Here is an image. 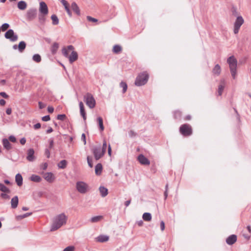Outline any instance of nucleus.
<instances>
[{"label": "nucleus", "mask_w": 251, "mask_h": 251, "mask_svg": "<svg viewBox=\"0 0 251 251\" xmlns=\"http://www.w3.org/2000/svg\"><path fill=\"white\" fill-rule=\"evenodd\" d=\"M67 220V216L64 213L55 216L52 220V223L50 229V231H55L65 225L66 224Z\"/></svg>", "instance_id": "1"}, {"label": "nucleus", "mask_w": 251, "mask_h": 251, "mask_svg": "<svg viewBox=\"0 0 251 251\" xmlns=\"http://www.w3.org/2000/svg\"><path fill=\"white\" fill-rule=\"evenodd\" d=\"M227 63L229 65L230 71L232 78L233 79H235L237 75V59L233 55H232L227 58Z\"/></svg>", "instance_id": "2"}, {"label": "nucleus", "mask_w": 251, "mask_h": 251, "mask_svg": "<svg viewBox=\"0 0 251 251\" xmlns=\"http://www.w3.org/2000/svg\"><path fill=\"white\" fill-rule=\"evenodd\" d=\"M148 79L149 75L146 72H143L137 76L135 84L137 86L144 85L147 82Z\"/></svg>", "instance_id": "3"}, {"label": "nucleus", "mask_w": 251, "mask_h": 251, "mask_svg": "<svg viewBox=\"0 0 251 251\" xmlns=\"http://www.w3.org/2000/svg\"><path fill=\"white\" fill-rule=\"evenodd\" d=\"M76 189L81 194H86L89 190V185L85 182L81 181H78L76 183Z\"/></svg>", "instance_id": "4"}, {"label": "nucleus", "mask_w": 251, "mask_h": 251, "mask_svg": "<svg viewBox=\"0 0 251 251\" xmlns=\"http://www.w3.org/2000/svg\"><path fill=\"white\" fill-rule=\"evenodd\" d=\"M244 20L241 16H238L234 23L233 26V32L235 34H237L239 31V29L244 24Z\"/></svg>", "instance_id": "5"}, {"label": "nucleus", "mask_w": 251, "mask_h": 251, "mask_svg": "<svg viewBox=\"0 0 251 251\" xmlns=\"http://www.w3.org/2000/svg\"><path fill=\"white\" fill-rule=\"evenodd\" d=\"M84 100L89 108H93L95 106L96 101L91 94L89 93L86 94L84 96Z\"/></svg>", "instance_id": "6"}, {"label": "nucleus", "mask_w": 251, "mask_h": 251, "mask_svg": "<svg viewBox=\"0 0 251 251\" xmlns=\"http://www.w3.org/2000/svg\"><path fill=\"white\" fill-rule=\"evenodd\" d=\"M179 131L183 135L185 136H189L192 133L191 127L188 124L182 125L180 127Z\"/></svg>", "instance_id": "7"}, {"label": "nucleus", "mask_w": 251, "mask_h": 251, "mask_svg": "<svg viewBox=\"0 0 251 251\" xmlns=\"http://www.w3.org/2000/svg\"><path fill=\"white\" fill-rule=\"evenodd\" d=\"M92 151L94 154L95 158L98 160L100 159L104 154L105 152L101 150L100 146L94 147Z\"/></svg>", "instance_id": "8"}, {"label": "nucleus", "mask_w": 251, "mask_h": 251, "mask_svg": "<svg viewBox=\"0 0 251 251\" xmlns=\"http://www.w3.org/2000/svg\"><path fill=\"white\" fill-rule=\"evenodd\" d=\"M5 37L12 42H15L18 39V36L15 34L12 29L8 30L5 33Z\"/></svg>", "instance_id": "9"}, {"label": "nucleus", "mask_w": 251, "mask_h": 251, "mask_svg": "<svg viewBox=\"0 0 251 251\" xmlns=\"http://www.w3.org/2000/svg\"><path fill=\"white\" fill-rule=\"evenodd\" d=\"M39 11L43 15H47L48 14V8L45 2H40Z\"/></svg>", "instance_id": "10"}, {"label": "nucleus", "mask_w": 251, "mask_h": 251, "mask_svg": "<svg viewBox=\"0 0 251 251\" xmlns=\"http://www.w3.org/2000/svg\"><path fill=\"white\" fill-rule=\"evenodd\" d=\"M44 178L48 182L51 183L55 180L54 175L50 172L46 173L44 174Z\"/></svg>", "instance_id": "11"}, {"label": "nucleus", "mask_w": 251, "mask_h": 251, "mask_svg": "<svg viewBox=\"0 0 251 251\" xmlns=\"http://www.w3.org/2000/svg\"><path fill=\"white\" fill-rule=\"evenodd\" d=\"M74 50V47L72 45H69L67 47H64L62 49V52L63 55L68 58L69 57V53L71 52L72 50Z\"/></svg>", "instance_id": "12"}, {"label": "nucleus", "mask_w": 251, "mask_h": 251, "mask_svg": "<svg viewBox=\"0 0 251 251\" xmlns=\"http://www.w3.org/2000/svg\"><path fill=\"white\" fill-rule=\"evenodd\" d=\"M138 160L142 165H149L150 161L143 154H140L138 157Z\"/></svg>", "instance_id": "13"}, {"label": "nucleus", "mask_w": 251, "mask_h": 251, "mask_svg": "<svg viewBox=\"0 0 251 251\" xmlns=\"http://www.w3.org/2000/svg\"><path fill=\"white\" fill-rule=\"evenodd\" d=\"M34 151L33 149L28 150L26 159L28 161L32 162L35 159V157L34 156Z\"/></svg>", "instance_id": "14"}, {"label": "nucleus", "mask_w": 251, "mask_h": 251, "mask_svg": "<svg viewBox=\"0 0 251 251\" xmlns=\"http://www.w3.org/2000/svg\"><path fill=\"white\" fill-rule=\"evenodd\" d=\"M36 10L34 9H31L27 12V18L29 20H32L36 16Z\"/></svg>", "instance_id": "15"}, {"label": "nucleus", "mask_w": 251, "mask_h": 251, "mask_svg": "<svg viewBox=\"0 0 251 251\" xmlns=\"http://www.w3.org/2000/svg\"><path fill=\"white\" fill-rule=\"evenodd\" d=\"M68 58H69L70 62L72 63L77 59V53L76 51H75L74 50H72L71 51V55H69V57Z\"/></svg>", "instance_id": "16"}, {"label": "nucleus", "mask_w": 251, "mask_h": 251, "mask_svg": "<svg viewBox=\"0 0 251 251\" xmlns=\"http://www.w3.org/2000/svg\"><path fill=\"white\" fill-rule=\"evenodd\" d=\"M225 85V80L224 79L221 80L218 90V93L219 96H221L222 94Z\"/></svg>", "instance_id": "17"}, {"label": "nucleus", "mask_w": 251, "mask_h": 251, "mask_svg": "<svg viewBox=\"0 0 251 251\" xmlns=\"http://www.w3.org/2000/svg\"><path fill=\"white\" fill-rule=\"evenodd\" d=\"M237 240V237L235 235L229 236L226 240V242L228 245L233 244Z\"/></svg>", "instance_id": "18"}, {"label": "nucleus", "mask_w": 251, "mask_h": 251, "mask_svg": "<svg viewBox=\"0 0 251 251\" xmlns=\"http://www.w3.org/2000/svg\"><path fill=\"white\" fill-rule=\"evenodd\" d=\"M2 145L4 149L9 150L12 148V145L10 143L8 139L4 138L2 141Z\"/></svg>", "instance_id": "19"}, {"label": "nucleus", "mask_w": 251, "mask_h": 251, "mask_svg": "<svg viewBox=\"0 0 251 251\" xmlns=\"http://www.w3.org/2000/svg\"><path fill=\"white\" fill-rule=\"evenodd\" d=\"M19 202L18 196L14 197L11 200V207L13 209L17 208Z\"/></svg>", "instance_id": "20"}, {"label": "nucleus", "mask_w": 251, "mask_h": 251, "mask_svg": "<svg viewBox=\"0 0 251 251\" xmlns=\"http://www.w3.org/2000/svg\"><path fill=\"white\" fill-rule=\"evenodd\" d=\"M99 191L101 196L103 198L106 197L108 194V189L104 186H100Z\"/></svg>", "instance_id": "21"}, {"label": "nucleus", "mask_w": 251, "mask_h": 251, "mask_svg": "<svg viewBox=\"0 0 251 251\" xmlns=\"http://www.w3.org/2000/svg\"><path fill=\"white\" fill-rule=\"evenodd\" d=\"M17 7L20 10H24L27 7V4L25 1L21 0L18 2Z\"/></svg>", "instance_id": "22"}, {"label": "nucleus", "mask_w": 251, "mask_h": 251, "mask_svg": "<svg viewBox=\"0 0 251 251\" xmlns=\"http://www.w3.org/2000/svg\"><path fill=\"white\" fill-rule=\"evenodd\" d=\"M97 241L99 242H106L109 240V237L107 235H100L97 237Z\"/></svg>", "instance_id": "23"}, {"label": "nucleus", "mask_w": 251, "mask_h": 251, "mask_svg": "<svg viewBox=\"0 0 251 251\" xmlns=\"http://www.w3.org/2000/svg\"><path fill=\"white\" fill-rule=\"evenodd\" d=\"M213 73L217 75H220L221 72V67L219 64H216L214 67L213 71Z\"/></svg>", "instance_id": "24"}, {"label": "nucleus", "mask_w": 251, "mask_h": 251, "mask_svg": "<svg viewBox=\"0 0 251 251\" xmlns=\"http://www.w3.org/2000/svg\"><path fill=\"white\" fill-rule=\"evenodd\" d=\"M15 180L18 186H20L22 185L23 177L20 174H18L16 175Z\"/></svg>", "instance_id": "25"}, {"label": "nucleus", "mask_w": 251, "mask_h": 251, "mask_svg": "<svg viewBox=\"0 0 251 251\" xmlns=\"http://www.w3.org/2000/svg\"><path fill=\"white\" fill-rule=\"evenodd\" d=\"M97 120L100 131H103L104 127L103 125L102 118L100 117H98Z\"/></svg>", "instance_id": "26"}, {"label": "nucleus", "mask_w": 251, "mask_h": 251, "mask_svg": "<svg viewBox=\"0 0 251 251\" xmlns=\"http://www.w3.org/2000/svg\"><path fill=\"white\" fill-rule=\"evenodd\" d=\"M102 218H103L102 216H94V217H92L90 219V221L93 223H98V222H100V220H101L102 219Z\"/></svg>", "instance_id": "27"}, {"label": "nucleus", "mask_w": 251, "mask_h": 251, "mask_svg": "<svg viewBox=\"0 0 251 251\" xmlns=\"http://www.w3.org/2000/svg\"><path fill=\"white\" fill-rule=\"evenodd\" d=\"M73 10L77 15L80 14V10L79 7L75 2H73L71 5Z\"/></svg>", "instance_id": "28"}, {"label": "nucleus", "mask_w": 251, "mask_h": 251, "mask_svg": "<svg viewBox=\"0 0 251 251\" xmlns=\"http://www.w3.org/2000/svg\"><path fill=\"white\" fill-rule=\"evenodd\" d=\"M142 218L144 221L149 222L151 220V213L146 212L143 214Z\"/></svg>", "instance_id": "29"}, {"label": "nucleus", "mask_w": 251, "mask_h": 251, "mask_svg": "<svg viewBox=\"0 0 251 251\" xmlns=\"http://www.w3.org/2000/svg\"><path fill=\"white\" fill-rule=\"evenodd\" d=\"M30 180L34 182H39L41 181L42 178L39 176L36 175H32L30 176Z\"/></svg>", "instance_id": "30"}, {"label": "nucleus", "mask_w": 251, "mask_h": 251, "mask_svg": "<svg viewBox=\"0 0 251 251\" xmlns=\"http://www.w3.org/2000/svg\"><path fill=\"white\" fill-rule=\"evenodd\" d=\"M26 44L24 41H21L19 43L18 46V50L20 52H22L25 49Z\"/></svg>", "instance_id": "31"}, {"label": "nucleus", "mask_w": 251, "mask_h": 251, "mask_svg": "<svg viewBox=\"0 0 251 251\" xmlns=\"http://www.w3.org/2000/svg\"><path fill=\"white\" fill-rule=\"evenodd\" d=\"M102 169V165L100 163L98 164L95 167V173L97 175L101 174Z\"/></svg>", "instance_id": "32"}, {"label": "nucleus", "mask_w": 251, "mask_h": 251, "mask_svg": "<svg viewBox=\"0 0 251 251\" xmlns=\"http://www.w3.org/2000/svg\"><path fill=\"white\" fill-rule=\"evenodd\" d=\"M0 191L3 193H10V189L1 183H0Z\"/></svg>", "instance_id": "33"}, {"label": "nucleus", "mask_w": 251, "mask_h": 251, "mask_svg": "<svg viewBox=\"0 0 251 251\" xmlns=\"http://www.w3.org/2000/svg\"><path fill=\"white\" fill-rule=\"evenodd\" d=\"M58 48H59L58 43H56V42L54 43L51 47V51L52 53L53 54L56 53L57 50L58 49Z\"/></svg>", "instance_id": "34"}, {"label": "nucleus", "mask_w": 251, "mask_h": 251, "mask_svg": "<svg viewBox=\"0 0 251 251\" xmlns=\"http://www.w3.org/2000/svg\"><path fill=\"white\" fill-rule=\"evenodd\" d=\"M31 214H32V213L30 212V213H26L25 214H24L21 215H18V216H16V219L18 221H19V220H21L24 218H25L28 217V216H30Z\"/></svg>", "instance_id": "35"}, {"label": "nucleus", "mask_w": 251, "mask_h": 251, "mask_svg": "<svg viewBox=\"0 0 251 251\" xmlns=\"http://www.w3.org/2000/svg\"><path fill=\"white\" fill-rule=\"evenodd\" d=\"M122 50V47L118 45H115L113 48V51L115 53H119L121 52Z\"/></svg>", "instance_id": "36"}, {"label": "nucleus", "mask_w": 251, "mask_h": 251, "mask_svg": "<svg viewBox=\"0 0 251 251\" xmlns=\"http://www.w3.org/2000/svg\"><path fill=\"white\" fill-rule=\"evenodd\" d=\"M51 19L52 20V24L53 25H57L59 24V20L56 15H52L51 16Z\"/></svg>", "instance_id": "37"}, {"label": "nucleus", "mask_w": 251, "mask_h": 251, "mask_svg": "<svg viewBox=\"0 0 251 251\" xmlns=\"http://www.w3.org/2000/svg\"><path fill=\"white\" fill-rule=\"evenodd\" d=\"M58 168L64 169L67 166V161L65 160H61L57 165Z\"/></svg>", "instance_id": "38"}, {"label": "nucleus", "mask_w": 251, "mask_h": 251, "mask_svg": "<svg viewBox=\"0 0 251 251\" xmlns=\"http://www.w3.org/2000/svg\"><path fill=\"white\" fill-rule=\"evenodd\" d=\"M120 87L123 88V93H125L127 90V84H126V82L122 81L120 83Z\"/></svg>", "instance_id": "39"}, {"label": "nucleus", "mask_w": 251, "mask_h": 251, "mask_svg": "<svg viewBox=\"0 0 251 251\" xmlns=\"http://www.w3.org/2000/svg\"><path fill=\"white\" fill-rule=\"evenodd\" d=\"M32 59L33 60L36 62H37V63H39L41 61V56L39 54H34L33 56V57H32Z\"/></svg>", "instance_id": "40"}, {"label": "nucleus", "mask_w": 251, "mask_h": 251, "mask_svg": "<svg viewBox=\"0 0 251 251\" xmlns=\"http://www.w3.org/2000/svg\"><path fill=\"white\" fill-rule=\"evenodd\" d=\"M9 193H2L0 194V197L5 200H9L10 198V196L8 195Z\"/></svg>", "instance_id": "41"}, {"label": "nucleus", "mask_w": 251, "mask_h": 251, "mask_svg": "<svg viewBox=\"0 0 251 251\" xmlns=\"http://www.w3.org/2000/svg\"><path fill=\"white\" fill-rule=\"evenodd\" d=\"M9 27V25L8 24H7V23L3 24L1 26V30L2 31H5Z\"/></svg>", "instance_id": "42"}, {"label": "nucleus", "mask_w": 251, "mask_h": 251, "mask_svg": "<svg viewBox=\"0 0 251 251\" xmlns=\"http://www.w3.org/2000/svg\"><path fill=\"white\" fill-rule=\"evenodd\" d=\"M79 108H80V113H84L85 112L84 107V105H83V104L82 101L79 102Z\"/></svg>", "instance_id": "43"}, {"label": "nucleus", "mask_w": 251, "mask_h": 251, "mask_svg": "<svg viewBox=\"0 0 251 251\" xmlns=\"http://www.w3.org/2000/svg\"><path fill=\"white\" fill-rule=\"evenodd\" d=\"M87 162H88V165L89 166V167L90 168H92L93 167L92 158L88 156L87 158Z\"/></svg>", "instance_id": "44"}, {"label": "nucleus", "mask_w": 251, "mask_h": 251, "mask_svg": "<svg viewBox=\"0 0 251 251\" xmlns=\"http://www.w3.org/2000/svg\"><path fill=\"white\" fill-rule=\"evenodd\" d=\"M66 118V115L65 114H60L58 115L57 117V119L59 120L63 121Z\"/></svg>", "instance_id": "45"}, {"label": "nucleus", "mask_w": 251, "mask_h": 251, "mask_svg": "<svg viewBox=\"0 0 251 251\" xmlns=\"http://www.w3.org/2000/svg\"><path fill=\"white\" fill-rule=\"evenodd\" d=\"M75 247L74 246H69L64 249L63 251H74Z\"/></svg>", "instance_id": "46"}, {"label": "nucleus", "mask_w": 251, "mask_h": 251, "mask_svg": "<svg viewBox=\"0 0 251 251\" xmlns=\"http://www.w3.org/2000/svg\"><path fill=\"white\" fill-rule=\"evenodd\" d=\"M45 16V15H43L39 16V21H40V22L41 23L43 24V23H44L45 22V20H46Z\"/></svg>", "instance_id": "47"}, {"label": "nucleus", "mask_w": 251, "mask_h": 251, "mask_svg": "<svg viewBox=\"0 0 251 251\" xmlns=\"http://www.w3.org/2000/svg\"><path fill=\"white\" fill-rule=\"evenodd\" d=\"M87 19L90 21V22H97L98 21V20L95 19V18H94L93 17H91V16H87Z\"/></svg>", "instance_id": "48"}, {"label": "nucleus", "mask_w": 251, "mask_h": 251, "mask_svg": "<svg viewBox=\"0 0 251 251\" xmlns=\"http://www.w3.org/2000/svg\"><path fill=\"white\" fill-rule=\"evenodd\" d=\"M106 147H107L106 142L105 141H104L103 143L102 147L101 148V150L102 151H103L104 152H105Z\"/></svg>", "instance_id": "49"}, {"label": "nucleus", "mask_w": 251, "mask_h": 251, "mask_svg": "<svg viewBox=\"0 0 251 251\" xmlns=\"http://www.w3.org/2000/svg\"><path fill=\"white\" fill-rule=\"evenodd\" d=\"M9 140L12 142H13V143H15L16 142V138H15V136H13V135H11L9 137Z\"/></svg>", "instance_id": "50"}, {"label": "nucleus", "mask_w": 251, "mask_h": 251, "mask_svg": "<svg viewBox=\"0 0 251 251\" xmlns=\"http://www.w3.org/2000/svg\"><path fill=\"white\" fill-rule=\"evenodd\" d=\"M50 120V117L49 115H47L42 117V120L43 121H48Z\"/></svg>", "instance_id": "51"}, {"label": "nucleus", "mask_w": 251, "mask_h": 251, "mask_svg": "<svg viewBox=\"0 0 251 251\" xmlns=\"http://www.w3.org/2000/svg\"><path fill=\"white\" fill-rule=\"evenodd\" d=\"M81 140L83 141L84 144L85 145L86 144V141L85 134L84 133H83L81 135Z\"/></svg>", "instance_id": "52"}, {"label": "nucleus", "mask_w": 251, "mask_h": 251, "mask_svg": "<svg viewBox=\"0 0 251 251\" xmlns=\"http://www.w3.org/2000/svg\"><path fill=\"white\" fill-rule=\"evenodd\" d=\"M48 167V164L47 163H43L41 166V168L43 170H45L47 169Z\"/></svg>", "instance_id": "53"}, {"label": "nucleus", "mask_w": 251, "mask_h": 251, "mask_svg": "<svg viewBox=\"0 0 251 251\" xmlns=\"http://www.w3.org/2000/svg\"><path fill=\"white\" fill-rule=\"evenodd\" d=\"M160 227L162 231H163L165 229V223L163 221L160 222Z\"/></svg>", "instance_id": "54"}, {"label": "nucleus", "mask_w": 251, "mask_h": 251, "mask_svg": "<svg viewBox=\"0 0 251 251\" xmlns=\"http://www.w3.org/2000/svg\"><path fill=\"white\" fill-rule=\"evenodd\" d=\"M48 111L49 113H52L54 111V108L52 106H49L48 108Z\"/></svg>", "instance_id": "55"}, {"label": "nucleus", "mask_w": 251, "mask_h": 251, "mask_svg": "<svg viewBox=\"0 0 251 251\" xmlns=\"http://www.w3.org/2000/svg\"><path fill=\"white\" fill-rule=\"evenodd\" d=\"M38 104L40 109H43L45 107V105L43 104L42 102L39 101L38 102Z\"/></svg>", "instance_id": "56"}, {"label": "nucleus", "mask_w": 251, "mask_h": 251, "mask_svg": "<svg viewBox=\"0 0 251 251\" xmlns=\"http://www.w3.org/2000/svg\"><path fill=\"white\" fill-rule=\"evenodd\" d=\"M61 2L64 6L65 7H66V6H68V2L65 0H61Z\"/></svg>", "instance_id": "57"}, {"label": "nucleus", "mask_w": 251, "mask_h": 251, "mask_svg": "<svg viewBox=\"0 0 251 251\" xmlns=\"http://www.w3.org/2000/svg\"><path fill=\"white\" fill-rule=\"evenodd\" d=\"M41 127V124L40 123H37L34 125V128L35 129H39Z\"/></svg>", "instance_id": "58"}, {"label": "nucleus", "mask_w": 251, "mask_h": 251, "mask_svg": "<svg viewBox=\"0 0 251 251\" xmlns=\"http://www.w3.org/2000/svg\"><path fill=\"white\" fill-rule=\"evenodd\" d=\"M0 95L4 98H7L8 97V95L5 92H0Z\"/></svg>", "instance_id": "59"}, {"label": "nucleus", "mask_w": 251, "mask_h": 251, "mask_svg": "<svg viewBox=\"0 0 251 251\" xmlns=\"http://www.w3.org/2000/svg\"><path fill=\"white\" fill-rule=\"evenodd\" d=\"M26 143V139L25 138H22L21 140H20V143L22 144V145H25Z\"/></svg>", "instance_id": "60"}, {"label": "nucleus", "mask_w": 251, "mask_h": 251, "mask_svg": "<svg viewBox=\"0 0 251 251\" xmlns=\"http://www.w3.org/2000/svg\"><path fill=\"white\" fill-rule=\"evenodd\" d=\"M45 154L48 158H49L50 156V152L48 149H46L45 151Z\"/></svg>", "instance_id": "61"}, {"label": "nucleus", "mask_w": 251, "mask_h": 251, "mask_svg": "<svg viewBox=\"0 0 251 251\" xmlns=\"http://www.w3.org/2000/svg\"><path fill=\"white\" fill-rule=\"evenodd\" d=\"M65 9L66 10V11H67V13L68 14V15L69 16H71V11H70V10L69 9V8L68 6H66V7H65Z\"/></svg>", "instance_id": "62"}, {"label": "nucleus", "mask_w": 251, "mask_h": 251, "mask_svg": "<svg viewBox=\"0 0 251 251\" xmlns=\"http://www.w3.org/2000/svg\"><path fill=\"white\" fill-rule=\"evenodd\" d=\"M12 109L11 108H8L6 110V113L7 115H10L11 114Z\"/></svg>", "instance_id": "63"}, {"label": "nucleus", "mask_w": 251, "mask_h": 251, "mask_svg": "<svg viewBox=\"0 0 251 251\" xmlns=\"http://www.w3.org/2000/svg\"><path fill=\"white\" fill-rule=\"evenodd\" d=\"M130 202H131V201L130 200L126 201L125 202V204L126 206L127 207L130 204Z\"/></svg>", "instance_id": "64"}]
</instances>
